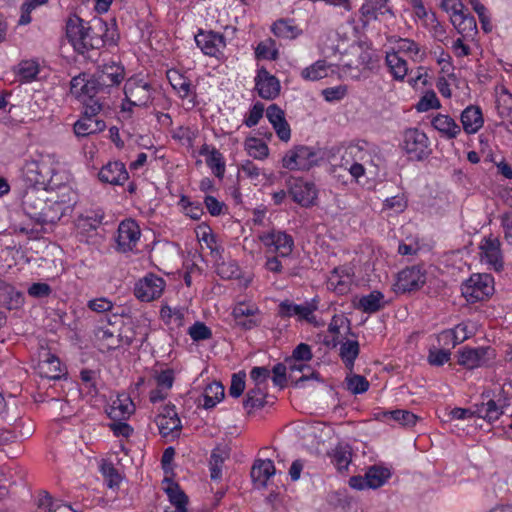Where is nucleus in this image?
<instances>
[{
    "instance_id": "obj_37",
    "label": "nucleus",
    "mask_w": 512,
    "mask_h": 512,
    "mask_svg": "<svg viewBox=\"0 0 512 512\" xmlns=\"http://www.w3.org/2000/svg\"><path fill=\"white\" fill-rule=\"evenodd\" d=\"M385 60L394 78L397 80L404 79L408 71L407 63L399 56L398 52H387Z\"/></svg>"
},
{
    "instance_id": "obj_31",
    "label": "nucleus",
    "mask_w": 512,
    "mask_h": 512,
    "mask_svg": "<svg viewBox=\"0 0 512 512\" xmlns=\"http://www.w3.org/2000/svg\"><path fill=\"white\" fill-rule=\"evenodd\" d=\"M451 22L464 37H473L477 33L476 19L469 13L462 12L459 16L451 18Z\"/></svg>"
},
{
    "instance_id": "obj_39",
    "label": "nucleus",
    "mask_w": 512,
    "mask_h": 512,
    "mask_svg": "<svg viewBox=\"0 0 512 512\" xmlns=\"http://www.w3.org/2000/svg\"><path fill=\"white\" fill-rule=\"evenodd\" d=\"M383 299L384 295L380 291H372L360 298L358 307L365 313H375L383 308Z\"/></svg>"
},
{
    "instance_id": "obj_6",
    "label": "nucleus",
    "mask_w": 512,
    "mask_h": 512,
    "mask_svg": "<svg viewBox=\"0 0 512 512\" xmlns=\"http://www.w3.org/2000/svg\"><path fill=\"white\" fill-rule=\"evenodd\" d=\"M318 304V297H314L303 305L285 300L279 304V315L283 318L297 316L299 320H304L314 327H323L325 325L324 320H318L313 314L318 309Z\"/></svg>"
},
{
    "instance_id": "obj_55",
    "label": "nucleus",
    "mask_w": 512,
    "mask_h": 512,
    "mask_svg": "<svg viewBox=\"0 0 512 512\" xmlns=\"http://www.w3.org/2000/svg\"><path fill=\"white\" fill-rule=\"evenodd\" d=\"M440 101L434 91H428L421 97L416 105L418 112H426L430 109L440 108Z\"/></svg>"
},
{
    "instance_id": "obj_33",
    "label": "nucleus",
    "mask_w": 512,
    "mask_h": 512,
    "mask_svg": "<svg viewBox=\"0 0 512 512\" xmlns=\"http://www.w3.org/2000/svg\"><path fill=\"white\" fill-rule=\"evenodd\" d=\"M475 413L477 417L483 418L488 422L492 423L499 419L503 414L502 407L499 406L493 399H489L487 402L475 404Z\"/></svg>"
},
{
    "instance_id": "obj_24",
    "label": "nucleus",
    "mask_w": 512,
    "mask_h": 512,
    "mask_svg": "<svg viewBox=\"0 0 512 512\" xmlns=\"http://www.w3.org/2000/svg\"><path fill=\"white\" fill-rule=\"evenodd\" d=\"M463 130L467 134H474L478 132L484 123L482 110L479 106L469 105L466 107L460 116Z\"/></svg>"
},
{
    "instance_id": "obj_17",
    "label": "nucleus",
    "mask_w": 512,
    "mask_h": 512,
    "mask_svg": "<svg viewBox=\"0 0 512 512\" xmlns=\"http://www.w3.org/2000/svg\"><path fill=\"white\" fill-rule=\"evenodd\" d=\"M366 22L371 20L387 21L394 18V13L388 6V0H367L360 8Z\"/></svg>"
},
{
    "instance_id": "obj_18",
    "label": "nucleus",
    "mask_w": 512,
    "mask_h": 512,
    "mask_svg": "<svg viewBox=\"0 0 512 512\" xmlns=\"http://www.w3.org/2000/svg\"><path fill=\"white\" fill-rule=\"evenodd\" d=\"M195 42L201 51L208 56H216L221 48L225 47V38L222 34L214 31L200 30L195 35Z\"/></svg>"
},
{
    "instance_id": "obj_29",
    "label": "nucleus",
    "mask_w": 512,
    "mask_h": 512,
    "mask_svg": "<svg viewBox=\"0 0 512 512\" xmlns=\"http://www.w3.org/2000/svg\"><path fill=\"white\" fill-rule=\"evenodd\" d=\"M469 338L467 326L464 324H458L453 329L442 331L438 336V341L443 345H452L455 347L457 344L462 343Z\"/></svg>"
},
{
    "instance_id": "obj_5",
    "label": "nucleus",
    "mask_w": 512,
    "mask_h": 512,
    "mask_svg": "<svg viewBox=\"0 0 512 512\" xmlns=\"http://www.w3.org/2000/svg\"><path fill=\"white\" fill-rule=\"evenodd\" d=\"M494 280L489 274H473L462 284V295L468 302L483 301L494 292Z\"/></svg>"
},
{
    "instance_id": "obj_50",
    "label": "nucleus",
    "mask_w": 512,
    "mask_h": 512,
    "mask_svg": "<svg viewBox=\"0 0 512 512\" xmlns=\"http://www.w3.org/2000/svg\"><path fill=\"white\" fill-rule=\"evenodd\" d=\"M255 55L258 59L276 60L278 51L275 48L274 40L269 38L260 42L255 49Z\"/></svg>"
},
{
    "instance_id": "obj_13",
    "label": "nucleus",
    "mask_w": 512,
    "mask_h": 512,
    "mask_svg": "<svg viewBox=\"0 0 512 512\" xmlns=\"http://www.w3.org/2000/svg\"><path fill=\"white\" fill-rule=\"evenodd\" d=\"M288 193L302 207H311L316 203L317 190L312 182L294 179L289 182Z\"/></svg>"
},
{
    "instance_id": "obj_14",
    "label": "nucleus",
    "mask_w": 512,
    "mask_h": 512,
    "mask_svg": "<svg viewBox=\"0 0 512 512\" xmlns=\"http://www.w3.org/2000/svg\"><path fill=\"white\" fill-rule=\"evenodd\" d=\"M125 97L132 106H146L151 98L153 89L151 85L142 80L128 81L124 88Z\"/></svg>"
},
{
    "instance_id": "obj_2",
    "label": "nucleus",
    "mask_w": 512,
    "mask_h": 512,
    "mask_svg": "<svg viewBox=\"0 0 512 512\" xmlns=\"http://www.w3.org/2000/svg\"><path fill=\"white\" fill-rule=\"evenodd\" d=\"M47 189L27 186L22 195L24 213L40 224L52 222V219L48 216Z\"/></svg>"
},
{
    "instance_id": "obj_23",
    "label": "nucleus",
    "mask_w": 512,
    "mask_h": 512,
    "mask_svg": "<svg viewBox=\"0 0 512 512\" xmlns=\"http://www.w3.org/2000/svg\"><path fill=\"white\" fill-rule=\"evenodd\" d=\"M276 472L274 463L270 459H257L251 468V479L257 489H264L267 481Z\"/></svg>"
},
{
    "instance_id": "obj_64",
    "label": "nucleus",
    "mask_w": 512,
    "mask_h": 512,
    "mask_svg": "<svg viewBox=\"0 0 512 512\" xmlns=\"http://www.w3.org/2000/svg\"><path fill=\"white\" fill-rule=\"evenodd\" d=\"M174 371L172 369L162 370L160 373L155 375L157 386L169 390L172 388L174 383Z\"/></svg>"
},
{
    "instance_id": "obj_59",
    "label": "nucleus",
    "mask_w": 512,
    "mask_h": 512,
    "mask_svg": "<svg viewBox=\"0 0 512 512\" xmlns=\"http://www.w3.org/2000/svg\"><path fill=\"white\" fill-rule=\"evenodd\" d=\"M333 462L338 471L343 472L348 469L351 462V453L348 450L337 448L333 455Z\"/></svg>"
},
{
    "instance_id": "obj_8",
    "label": "nucleus",
    "mask_w": 512,
    "mask_h": 512,
    "mask_svg": "<svg viewBox=\"0 0 512 512\" xmlns=\"http://www.w3.org/2000/svg\"><path fill=\"white\" fill-rule=\"evenodd\" d=\"M403 149L410 159L416 161L424 160L431 154L427 135L417 128H409L404 131Z\"/></svg>"
},
{
    "instance_id": "obj_36",
    "label": "nucleus",
    "mask_w": 512,
    "mask_h": 512,
    "mask_svg": "<svg viewBox=\"0 0 512 512\" xmlns=\"http://www.w3.org/2000/svg\"><path fill=\"white\" fill-rule=\"evenodd\" d=\"M39 373L42 377L48 379H60L61 369L59 358L48 353L47 358L39 363Z\"/></svg>"
},
{
    "instance_id": "obj_10",
    "label": "nucleus",
    "mask_w": 512,
    "mask_h": 512,
    "mask_svg": "<svg viewBox=\"0 0 512 512\" xmlns=\"http://www.w3.org/2000/svg\"><path fill=\"white\" fill-rule=\"evenodd\" d=\"M495 357V350L491 347H465L458 351V364L468 369L485 366Z\"/></svg>"
},
{
    "instance_id": "obj_42",
    "label": "nucleus",
    "mask_w": 512,
    "mask_h": 512,
    "mask_svg": "<svg viewBox=\"0 0 512 512\" xmlns=\"http://www.w3.org/2000/svg\"><path fill=\"white\" fill-rule=\"evenodd\" d=\"M128 399H126L127 401ZM133 412V404L125 403V400H121L119 397L113 401L112 405L107 410V415L110 419L117 421V420H124L130 416V414Z\"/></svg>"
},
{
    "instance_id": "obj_22",
    "label": "nucleus",
    "mask_w": 512,
    "mask_h": 512,
    "mask_svg": "<svg viewBox=\"0 0 512 512\" xmlns=\"http://www.w3.org/2000/svg\"><path fill=\"white\" fill-rule=\"evenodd\" d=\"M266 117L273 125L280 140L287 142L291 137V129L285 119L284 111L276 104H271L266 109Z\"/></svg>"
},
{
    "instance_id": "obj_27",
    "label": "nucleus",
    "mask_w": 512,
    "mask_h": 512,
    "mask_svg": "<svg viewBox=\"0 0 512 512\" xmlns=\"http://www.w3.org/2000/svg\"><path fill=\"white\" fill-rule=\"evenodd\" d=\"M431 125L447 139H454L461 132L460 126L449 115L438 113L432 118Z\"/></svg>"
},
{
    "instance_id": "obj_49",
    "label": "nucleus",
    "mask_w": 512,
    "mask_h": 512,
    "mask_svg": "<svg viewBox=\"0 0 512 512\" xmlns=\"http://www.w3.org/2000/svg\"><path fill=\"white\" fill-rule=\"evenodd\" d=\"M245 145L248 154L255 159L263 160L269 154V148L267 144L257 138H248Z\"/></svg>"
},
{
    "instance_id": "obj_4",
    "label": "nucleus",
    "mask_w": 512,
    "mask_h": 512,
    "mask_svg": "<svg viewBox=\"0 0 512 512\" xmlns=\"http://www.w3.org/2000/svg\"><path fill=\"white\" fill-rule=\"evenodd\" d=\"M321 159L320 150L298 145L289 150L282 159V166L289 170H309Z\"/></svg>"
},
{
    "instance_id": "obj_43",
    "label": "nucleus",
    "mask_w": 512,
    "mask_h": 512,
    "mask_svg": "<svg viewBox=\"0 0 512 512\" xmlns=\"http://www.w3.org/2000/svg\"><path fill=\"white\" fill-rule=\"evenodd\" d=\"M383 416L387 420H392L405 427H412L418 421V416L408 410L396 409L392 411H384Z\"/></svg>"
},
{
    "instance_id": "obj_20",
    "label": "nucleus",
    "mask_w": 512,
    "mask_h": 512,
    "mask_svg": "<svg viewBox=\"0 0 512 512\" xmlns=\"http://www.w3.org/2000/svg\"><path fill=\"white\" fill-rule=\"evenodd\" d=\"M129 174L122 162L114 161L104 165L98 173V178L103 183L111 185H123Z\"/></svg>"
},
{
    "instance_id": "obj_48",
    "label": "nucleus",
    "mask_w": 512,
    "mask_h": 512,
    "mask_svg": "<svg viewBox=\"0 0 512 512\" xmlns=\"http://www.w3.org/2000/svg\"><path fill=\"white\" fill-rule=\"evenodd\" d=\"M100 472L111 489L118 487L121 482V475L112 462L103 460L100 465Z\"/></svg>"
},
{
    "instance_id": "obj_28",
    "label": "nucleus",
    "mask_w": 512,
    "mask_h": 512,
    "mask_svg": "<svg viewBox=\"0 0 512 512\" xmlns=\"http://www.w3.org/2000/svg\"><path fill=\"white\" fill-rule=\"evenodd\" d=\"M167 79L181 99H185L191 94L192 86L190 80L178 70H168Z\"/></svg>"
},
{
    "instance_id": "obj_41",
    "label": "nucleus",
    "mask_w": 512,
    "mask_h": 512,
    "mask_svg": "<svg viewBox=\"0 0 512 512\" xmlns=\"http://www.w3.org/2000/svg\"><path fill=\"white\" fill-rule=\"evenodd\" d=\"M100 92H107L100 81L94 74L89 78L87 82V88L84 87L83 96L78 97L83 102L84 107H87L88 103L100 102L99 99L96 98L97 94Z\"/></svg>"
},
{
    "instance_id": "obj_62",
    "label": "nucleus",
    "mask_w": 512,
    "mask_h": 512,
    "mask_svg": "<svg viewBox=\"0 0 512 512\" xmlns=\"http://www.w3.org/2000/svg\"><path fill=\"white\" fill-rule=\"evenodd\" d=\"M312 357L311 347L306 343H300L294 348L291 359H286V362H291L292 359L296 361H310Z\"/></svg>"
},
{
    "instance_id": "obj_40",
    "label": "nucleus",
    "mask_w": 512,
    "mask_h": 512,
    "mask_svg": "<svg viewBox=\"0 0 512 512\" xmlns=\"http://www.w3.org/2000/svg\"><path fill=\"white\" fill-rule=\"evenodd\" d=\"M272 32L276 37L295 39L301 33V30L292 20L280 19L272 25Z\"/></svg>"
},
{
    "instance_id": "obj_9",
    "label": "nucleus",
    "mask_w": 512,
    "mask_h": 512,
    "mask_svg": "<svg viewBox=\"0 0 512 512\" xmlns=\"http://www.w3.org/2000/svg\"><path fill=\"white\" fill-rule=\"evenodd\" d=\"M426 283V272L420 266L406 267L398 273L394 284L396 293H410L417 291Z\"/></svg>"
},
{
    "instance_id": "obj_3",
    "label": "nucleus",
    "mask_w": 512,
    "mask_h": 512,
    "mask_svg": "<svg viewBox=\"0 0 512 512\" xmlns=\"http://www.w3.org/2000/svg\"><path fill=\"white\" fill-rule=\"evenodd\" d=\"M54 169L46 160H27L22 167V176L27 186L53 188Z\"/></svg>"
},
{
    "instance_id": "obj_61",
    "label": "nucleus",
    "mask_w": 512,
    "mask_h": 512,
    "mask_svg": "<svg viewBox=\"0 0 512 512\" xmlns=\"http://www.w3.org/2000/svg\"><path fill=\"white\" fill-rule=\"evenodd\" d=\"M89 78H87L86 73H81L72 78L70 82V92L75 97H82L84 87L87 88V82Z\"/></svg>"
},
{
    "instance_id": "obj_46",
    "label": "nucleus",
    "mask_w": 512,
    "mask_h": 512,
    "mask_svg": "<svg viewBox=\"0 0 512 512\" xmlns=\"http://www.w3.org/2000/svg\"><path fill=\"white\" fill-rule=\"evenodd\" d=\"M327 70L328 65L326 64V61L319 60L312 64L311 66L303 69L301 72V76L306 80L316 81L324 77H327Z\"/></svg>"
},
{
    "instance_id": "obj_58",
    "label": "nucleus",
    "mask_w": 512,
    "mask_h": 512,
    "mask_svg": "<svg viewBox=\"0 0 512 512\" xmlns=\"http://www.w3.org/2000/svg\"><path fill=\"white\" fill-rule=\"evenodd\" d=\"M346 326L347 327V333L354 336V334L351 332V321L343 316V315H334L331 319V322L328 326V331L333 336H338L340 333V328Z\"/></svg>"
},
{
    "instance_id": "obj_16",
    "label": "nucleus",
    "mask_w": 512,
    "mask_h": 512,
    "mask_svg": "<svg viewBox=\"0 0 512 512\" xmlns=\"http://www.w3.org/2000/svg\"><path fill=\"white\" fill-rule=\"evenodd\" d=\"M140 229L133 220H124L118 227L117 248L121 252L131 251L138 242Z\"/></svg>"
},
{
    "instance_id": "obj_21",
    "label": "nucleus",
    "mask_w": 512,
    "mask_h": 512,
    "mask_svg": "<svg viewBox=\"0 0 512 512\" xmlns=\"http://www.w3.org/2000/svg\"><path fill=\"white\" fill-rule=\"evenodd\" d=\"M100 84L107 90L110 87L118 86L124 79V67L116 62L104 64L95 74Z\"/></svg>"
},
{
    "instance_id": "obj_34",
    "label": "nucleus",
    "mask_w": 512,
    "mask_h": 512,
    "mask_svg": "<svg viewBox=\"0 0 512 512\" xmlns=\"http://www.w3.org/2000/svg\"><path fill=\"white\" fill-rule=\"evenodd\" d=\"M165 491L176 512H187L188 497L177 483L170 481Z\"/></svg>"
},
{
    "instance_id": "obj_53",
    "label": "nucleus",
    "mask_w": 512,
    "mask_h": 512,
    "mask_svg": "<svg viewBox=\"0 0 512 512\" xmlns=\"http://www.w3.org/2000/svg\"><path fill=\"white\" fill-rule=\"evenodd\" d=\"M49 0H24L21 5L19 25H27L31 22V12L39 6L45 5Z\"/></svg>"
},
{
    "instance_id": "obj_30",
    "label": "nucleus",
    "mask_w": 512,
    "mask_h": 512,
    "mask_svg": "<svg viewBox=\"0 0 512 512\" xmlns=\"http://www.w3.org/2000/svg\"><path fill=\"white\" fill-rule=\"evenodd\" d=\"M390 41L397 43L396 52H398V54L400 52L409 54L412 60L415 62L422 61L426 56L425 51L422 50L421 47L411 39L392 37Z\"/></svg>"
},
{
    "instance_id": "obj_38",
    "label": "nucleus",
    "mask_w": 512,
    "mask_h": 512,
    "mask_svg": "<svg viewBox=\"0 0 512 512\" xmlns=\"http://www.w3.org/2000/svg\"><path fill=\"white\" fill-rule=\"evenodd\" d=\"M360 352L359 343L356 340H347L341 344L340 357L345 367L350 371L354 368V362Z\"/></svg>"
},
{
    "instance_id": "obj_35",
    "label": "nucleus",
    "mask_w": 512,
    "mask_h": 512,
    "mask_svg": "<svg viewBox=\"0 0 512 512\" xmlns=\"http://www.w3.org/2000/svg\"><path fill=\"white\" fill-rule=\"evenodd\" d=\"M364 476L368 488L377 489L385 484L391 473L387 468L374 465L367 470Z\"/></svg>"
},
{
    "instance_id": "obj_57",
    "label": "nucleus",
    "mask_w": 512,
    "mask_h": 512,
    "mask_svg": "<svg viewBox=\"0 0 512 512\" xmlns=\"http://www.w3.org/2000/svg\"><path fill=\"white\" fill-rule=\"evenodd\" d=\"M245 378L246 373L244 371H240L232 375L231 385L229 388V395L231 397L238 398L243 394L245 389Z\"/></svg>"
},
{
    "instance_id": "obj_56",
    "label": "nucleus",
    "mask_w": 512,
    "mask_h": 512,
    "mask_svg": "<svg viewBox=\"0 0 512 512\" xmlns=\"http://www.w3.org/2000/svg\"><path fill=\"white\" fill-rule=\"evenodd\" d=\"M188 334L194 341L208 340L212 337L211 329L203 322H195L188 330Z\"/></svg>"
},
{
    "instance_id": "obj_51",
    "label": "nucleus",
    "mask_w": 512,
    "mask_h": 512,
    "mask_svg": "<svg viewBox=\"0 0 512 512\" xmlns=\"http://www.w3.org/2000/svg\"><path fill=\"white\" fill-rule=\"evenodd\" d=\"M155 423L159 429V433L163 437H167L174 431H180L182 428L181 420L180 419H174V418H163V417H156Z\"/></svg>"
},
{
    "instance_id": "obj_1",
    "label": "nucleus",
    "mask_w": 512,
    "mask_h": 512,
    "mask_svg": "<svg viewBox=\"0 0 512 512\" xmlns=\"http://www.w3.org/2000/svg\"><path fill=\"white\" fill-rule=\"evenodd\" d=\"M66 37L75 52L83 56L92 50H98L106 44H115V39L109 36L107 23L100 17L94 16L84 20L72 14L66 20Z\"/></svg>"
},
{
    "instance_id": "obj_26",
    "label": "nucleus",
    "mask_w": 512,
    "mask_h": 512,
    "mask_svg": "<svg viewBox=\"0 0 512 512\" xmlns=\"http://www.w3.org/2000/svg\"><path fill=\"white\" fill-rule=\"evenodd\" d=\"M24 296L11 284L0 279V305L9 309H18L23 305Z\"/></svg>"
},
{
    "instance_id": "obj_54",
    "label": "nucleus",
    "mask_w": 512,
    "mask_h": 512,
    "mask_svg": "<svg viewBox=\"0 0 512 512\" xmlns=\"http://www.w3.org/2000/svg\"><path fill=\"white\" fill-rule=\"evenodd\" d=\"M217 274L222 279H236L240 276L239 266L234 261H222L217 265Z\"/></svg>"
},
{
    "instance_id": "obj_11",
    "label": "nucleus",
    "mask_w": 512,
    "mask_h": 512,
    "mask_svg": "<svg viewBox=\"0 0 512 512\" xmlns=\"http://www.w3.org/2000/svg\"><path fill=\"white\" fill-rule=\"evenodd\" d=\"M164 287V279L150 273L135 284L134 294L139 300L150 302L162 295Z\"/></svg>"
},
{
    "instance_id": "obj_19",
    "label": "nucleus",
    "mask_w": 512,
    "mask_h": 512,
    "mask_svg": "<svg viewBox=\"0 0 512 512\" xmlns=\"http://www.w3.org/2000/svg\"><path fill=\"white\" fill-rule=\"evenodd\" d=\"M481 259L495 271L503 269V259L500 250V242L496 238H485L480 245Z\"/></svg>"
},
{
    "instance_id": "obj_12",
    "label": "nucleus",
    "mask_w": 512,
    "mask_h": 512,
    "mask_svg": "<svg viewBox=\"0 0 512 512\" xmlns=\"http://www.w3.org/2000/svg\"><path fill=\"white\" fill-rule=\"evenodd\" d=\"M259 239L266 247L273 248V251L281 258L288 257L294 248L292 236L285 231L273 229L260 235Z\"/></svg>"
},
{
    "instance_id": "obj_52",
    "label": "nucleus",
    "mask_w": 512,
    "mask_h": 512,
    "mask_svg": "<svg viewBox=\"0 0 512 512\" xmlns=\"http://www.w3.org/2000/svg\"><path fill=\"white\" fill-rule=\"evenodd\" d=\"M207 165L212 169L214 175L218 178H223L225 173V162L222 154L215 148L211 150L206 159Z\"/></svg>"
},
{
    "instance_id": "obj_32",
    "label": "nucleus",
    "mask_w": 512,
    "mask_h": 512,
    "mask_svg": "<svg viewBox=\"0 0 512 512\" xmlns=\"http://www.w3.org/2000/svg\"><path fill=\"white\" fill-rule=\"evenodd\" d=\"M267 393L262 387L255 386L246 393L243 407L250 414L254 409H261L267 404Z\"/></svg>"
},
{
    "instance_id": "obj_25",
    "label": "nucleus",
    "mask_w": 512,
    "mask_h": 512,
    "mask_svg": "<svg viewBox=\"0 0 512 512\" xmlns=\"http://www.w3.org/2000/svg\"><path fill=\"white\" fill-rule=\"evenodd\" d=\"M286 371H287V366L284 363H277L272 369V372H273L272 381L275 386H278L281 389L286 387V385H287L288 377H287ZM289 379L291 380L292 384L295 387H298L300 385V383L305 382L307 380H310V379L319 380L320 375L318 372L313 371L310 375L303 374L300 378H298L296 380H294L292 374H290Z\"/></svg>"
},
{
    "instance_id": "obj_47",
    "label": "nucleus",
    "mask_w": 512,
    "mask_h": 512,
    "mask_svg": "<svg viewBox=\"0 0 512 512\" xmlns=\"http://www.w3.org/2000/svg\"><path fill=\"white\" fill-rule=\"evenodd\" d=\"M346 388L352 394H362L365 393L369 389L368 380L358 374H348L345 378Z\"/></svg>"
},
{
    "instance_id": "obj_7",
    "label": "nucleus",
    "mask_w": 512,
    "mask_h": 512,
    "mask_svg": "<svg viewBox=\"0 0 512 512\" xmlns=\"http://www.w3.org/2000/svg\"><path fill=\"white\" fill-rule=\"evenodd\" d=\"M102 107L101 102L88 103L87 107H84L82 116L76 121L73 127L77 137H86L105 129V122L97 118Z\"/></svg>"
},
{
    "instance_id": "obj_63",
    "label": "nucleus",
    "mask_w": 512,
    "mask_h": 512,
    "mask_svg": "<svg viewBox=\"0 0 512 512\" xmlns=\"http://www.w3.org/2000/svg\"><path fill=\"white\" fill-rule=\"evenodd\" d=\"M239 172L243 173L246 178L255 181L254 184L257 185L261 170L251 160L244 161L239 168Z\"/></svg>"
},
{
    "instance_id": "obj_45",
    "label": "nucleus",
    "mask_w": 512,
    "mask_h": 512,
    "mask_svg": "<svg viewBox=\"0 0 512 512\" xmlns=\"http://www.w3.org/2000/svg\"><path fill=\"white\" fill-rule=\"evenodd\" d=\"M40 71L38 62L34 60H23L18 64L17 74L22 82L35 80Z\"/></svg>"
},
{
    "instance_id": "obj_15",
    "label": "nucleus",
    "mask_w": 512,
    "mask_h": 512,
    "mask_svg": "<svg viewBox=\"0 0 512 512\" xmlns=\"http://www.w3.org/2000/svg\"><path fill=\"white\" fill-rule=\"evenodd\" d=\"M255 89L261 98L266 100H273L280 93V82L264 67H261L257 71V75L255 77Z\"/></svg>"
},
{
    "instance_id": "obj_60",
    "label": "nucleus",
    "mask_w": 512,
    "mask_h": 512,
    "mask_svg": "<svg viewBox=\"0 0 512 512\" xmlns=\"http://www.w3.org/2000/svg\"><path fill=\"white\" fill-rule=\"evenodd\" d=\"M264 110L263 103L256 102L250 109L248 116L245 117L243 123L249 128L256 126L263 117Z\"/></svg>"
},
{
    "instance_id": "obj_44",
    "label": "nucleus",
    "mask_w": 512,
    "mask_h": 512,
    "mask_svg": "<svg viewBox=\"0 0 512 512\" xmlns=\"http://www.w3.org/2000/svg\"><path fill=\"white\" fill-rule=\"evenodd\" d=\"M352 283V274L346 273L345 276L340 275V269L334 268L329 277V285L339 294H344L349 291Z\"/></svg>"
}]
</instances>
